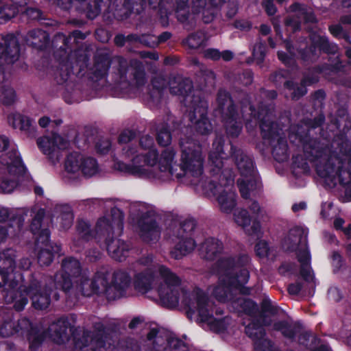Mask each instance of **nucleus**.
Wrapping results in <instances>:
<instances>
[{
    "label": "nucleus",
    "mask_w": 351,
    "mask_h": 351,
    "mask_svg": "<svg viewBox=\"0 0 351 351\" xmlns=\"http://www.w3.org/2000/svg\"><path fill=\"white\" fill-rule=\"evenodd\" d=\"M116 155H111L114 161L111 172L119 171L125 176L138 178L167 179L175 177L178 180L185 176L199 178L204 172L206 155H181L180 162L174 161L176 155H132L130 162L115 160Z\"/></svg>",
    "instance_id": "obj_1"
},
{
    "label": "nucleus",
    "mask_w": 351,
    "mask_h": 351,
    "mask_svg": "<svg viewBox=\"0 0 351 351\" xmlns=\"http://www.w3.org/2000/svg\"><path fill=\"white\" fill-rule=\"evenodd\" d=\"M292 173L308 175L313 168L325 184L334 188L339 183L344 188L346 202H351V155H292Z\"/></svg>",
    "instance_id": "obj_2"
},
{
    "label": "nucleus",
    "mask_w": 351,
    "mask_h": 351,
    "mask_svg": "<svg viewBox=\"0 0 351 351\" xmlns=\"http://www.w3.org/2000/svg\"><path fill=\"white\" fill-rule=\"evenodd\" d=\"M169 86L172 94L184 97V102L190 108L189 118L195 131L202 135L210 133L213 126L207 118V104L193 93L192 82L178 76L170 79Z\"/></svg>",
    "instance_id": "obj_3"
},
{
    "label": "nucleus",
    "mask_w": 351,
    "mask_h": 351,
    "mask_svg": "<svg viewBox=\"0 0 351 351\" xmlns=\"http://www.w3.org/2000/svg\"><path fill=\"white\" fill-rule=\"evenodd\" d=\"M30 176L19 155L0 156V191L10 193L19 185L21 178Z\"/></svg>",
    "instance_id": "obj_4"
},
{
    "label": "nucleus",
    "mask_w": 351,
    "mask_h": 351,
    "mask_svg": "<svg viewBox=\"0 0 351 351\" xmlns=\"http://www.w3.org/2000/svg\"><path fill=\"white\" fill-rule=\"evenodd\" d=\"M64 166L65 177L70 180L78 179L81 176L89 178L101 172L96 159L89 155H66Z\"/></svg>",
    "instance_id": "obj_5"
},
{
    "label": "nucleus",
    "mask_w": 351,
    "mask_h": 351,
    "mask_svg": "<svg viewBox=\"0 0 351 351\" xmlns=\"http://www.w3.org/2000/svg\"><path fill=\"white\" fill-rule=\"evenodd\" d=\"M250 110L255 119L257 117V119L261 120L260 127L263 137L265 140L269 141V143L273 147V151L282 152V153L285 152L287 142L280 136V130L277 129L276 124L271 121L273 117L271 111L267 108L261 107V109L256 114L251 106H250Z\"/></svg>",
    "instance_id": "obj_6"
},
{
    "label": "nucleus",
    "mask_w": 351,
    "mask_h": 351,
    "mask_svg": "<svg viewBox=\"0 0 351 351\" xmlns=\"http://www.w3.org/2000/svg\"><path fill=\"white\" fill-rule=\"evenodd\" d=\"M23 335L27 332L29 341V348L36 350L44 339L43 332L32 326L30 322L26 318L18 321L17 326L12 321L5 322L0 328V334L3 337H10L14 333Z\"/></svg>",
    "instance_id": "obj_7"
},
{
    "label": "nucleus",
    "mask_w": 351,
    "mask_h": 351,
    "mask_svg": "<svg viewBox=\"0 0 351 351\" xmlns=\"http://www.w3.org/2000/svg\"><path fill=\"white\" fill-rule=\"evenodd\" d=\"M208 164L210 166V172L212 176L222 173L223 160H232L234 162L240 174L243 177L251 176L254 172V162L250 155H208Z\"/></svg>",
    "instance_id": "obj_8"
},
{
    "label": "nucleus",
    "mask_w": 351,
    "mask_h": 351,
    "mask_svg": "<svg viewBox=\"0 0 351 351\" xmlns=\"http://www.w3.org/2000/svg\"><path fill=\"white\" fill-rule=\"evenodd\" d=\"M250 258L247 254H239L237 256H229L221 257L215 262L214 269L219 279H226L227 284L233 277L239 276L240 270L247 269Z\"/></svg>",
    "instance_id": "obj_9"
},
{
    "label": "nucleus",
    "mask_w": 351,
    "mask_h": 351,
    "mask_svg": "<svg viewBox=\"0 0 351 351\" xmlns=\"http://www.w3.org/2000/svg\"><path fill=\"white\" fill-rule=\"evenodd\" d=\"M19 290L21 293L20 298H16L14 303V308L16 311L23 310L27 304V295L31 298L32 305L35 308L43 310L49 306L50 304L49 295L46 291L45 292L42 291L41 286L38 281H33L28 287L21 286Z\"/></svg>",
    "instance_id": "obj_10"
},
{
    "label": "nucleus",
    "mask_w": 351,
    "mask_h": 351,
    "mask_svg": "<svg viewBox=\"0 0 351 351\" xmlns=\"http://www.w3.org/2000/svg\"><path fill=\"white\" fill-rule=\"evenodd\" d=\"M217 101L219 110L223 114V121L228 134L232 136H237L241 130V124L237 120L234 106L228 93L225 90H220Z\"/></svg>",
    "instance_id": "obj_11"
},
{
    "label": "nucleus",
    "mask_w": 351,
    "mask_h": 351,
    "mask_svg": "<svg viewBox=\"0 0 351 351\" xmlns=\"http://www.w3.org/2000/svg\"><path fill=\"white\" fill-rule=\"evenodd\" d=\"M73 286L84 296H90L97 292L107 291L109 288L108 274L99 271L93 280L89 279L86 274H83L73 282Z\"/></svg>",
    "instance_id": "obj_12"
},
{
    "label": "nucleus",
    "mask_w": 351,
    "mask_h": 351,
    "mask_svg": "<svg viewBox=\"0 0 351 351\" xmlns=\"http://www.w3.org/2000/svg\"><path fill=\"white\" fill-rule=\"evenodd\" d=\"M82 274L77 260L73 258H66L62 262V271L56 275V285L58 288L65 291H69L73 287V282Z\"/></svg>",
    "instance_id": "obj_13"
},
{
    "label": "nucleus",
    "mask_w": 351,
    "mask_h": 351,
    "mask_svg": "<svg viewBox=\"0 0 351 351\" xmlns=\"http://www.w3.org/2000/svg\"><path fill=\"white\" fill-rule=\"evenodd\" d=\"M136 225L139 230V236L144 242L149 243L160 237V228L153 211L142 213L137 219Z\"/></svg>",
    "instance_id": "obj_14"
},
{
    "label": "nucleus",
    "mask_w": 351,
    "mask_h": 351,
    "mask_svg": "<svg viewBox=\"0 0 351 351\" xmlns=\"http://www.w3.org/2000/svg\"><path fill=\"white\" fill-rule=\"evenodd\" d=\"M14 267V252L11 249L0 252V287H7L11 292L17 287L16 281L13 280Z\"/></svg>",
    "instance_id": "obj_15"
},
{
    "label": "nucleus",
    "mask_w": 351,
    "mask_h": 351,
    "mask_svg": "<svg viewBox=\"0 0 351 351\" xmlns=\"http://www.w3.org/2000/svg\"><path fill=\"white\" fill-rule=\"evenodd\" d=\"M73 342L75 349L77 351H99L105 345L103 334L93 335L88 331L75 335Z\"/></svg>",
    "instance_id": "obj_16"
},
{
    "label": "nucleus",
    "mask_w": 351,
    "mask_h": 351,
    "mask_svg": "<svg viewBox=\"0 0 351 351\" xmlns=\"http://www.w3.org/2000/svg\"><path fill=\"white\" fill-rule=\"evenodd\" d=\"M19 47L16 38L7 36L3 43H0V75L3 73V66L12 64L18 60Z\"/></svg>",
    "instance_id": "obj_17"
},
{
    "label": "nucleus",
    "mask_w": 351,
    "mask_h": 351,
    "mask_svg": "<svg viewBox=\"0 0 351 351\" xmlns=\"http://www.w3.org/2000/svg\"><path fill=\"white\" fill-rule=\"evenodd\" d=\"M131 281V276L126 271H115L111 277V301L124 297Z\"/></svg>",
    "instance_id": "obj_18"
},
{
    "label": "nucleus",
    "mask_w": 351,
    "mask_h": 351,
    "mask_svg": "<svg viewBox=\"0 0 351 351\" xmlns=\"http://www.w3.org/2000/svg\"><path fill=\"white\" fill-rule=\"evenodd\" d=\"M198 250L202 258L213 261L222 254L223 244L218 239L208 237L199 245Z\"/></svg>",
    "instance_id": "obj_19"
},
{
    "label": "nucleus",
    "mask_w": 351,
    "mask_h": 351,
    "mask_svg": "<svg viewBox=\"0 0 351 351\" xmlns=\"http://www.w3.org/2000/svg\"><path fill=\"white\" fill-rule=\"evenodd\" d=\"M234 215L235 222L242 226L248 235H258L260 233L261 228L260 221L256 218L252 219L247 210L241 209Z\"/></svg>",
    "instance_id": "obj_20"
},
{
    "label": "nucleus",
    "mask_w": 351,
    "mask_h": 351,
    "mask_svg": "<svg viewBox=\"0 0 351 351\" xmlns=\"http://www.w3.org/2000/svg\"><path fill=\"white\" fill-rule=\"evenodd\" d=\"M69 328L70 324L67 319L61 317L50 325L48 335L53 341L61 344L68 340V329Z\"/></svg>",
    "instance_id": "obj_21"
},
{
    "label": "nucleus",
    "mask_w": 351,
    "mask_h": 351,
    "mask_svg": "<svg viewBox=\"0 0 351 351\" xmlns=\"http://www.w3.org/2000/svg\"><path fill=\"white\" fill-rule=\"evenodd\" d=\"M273 327L275 330L280 332L284 337L291 341H294L303 329L302 324L299 321L289 323L287 320H280L276 322Z\"/></svg>",
    "instance_id": "obj_22"
},
{
    "label": "nucleus",
    "mask_w": 351,
    "mask_h": 351,
    "mask_svg": "<svg viewBox=\"0 0 351 351\" xmlns=\"http://www.w3.org/2000/svg\"><path fill=\"white\" fill-rule=\"evenodd\" d=\"M155 279V271L152 268L137 273L134 277V289L140 292L147 293L152 289Z\"/></svg>",
    "instance_id": "obj_23"
},
{
    "label": "nucleus",
    "mask_w": 351,
    "mask_h": 351,
    "mask_svg": "<svg viewBox=\"0 0 351 351\" xmlns=\"http://www.w3.org/2000/svg\"><path fill=\"white\" fill-rule=\"evenodd\" d=\"M181 290L169 287H159L158 293L162 305L168 308L178 306Z\"/></svg>",
    "instance_id": "obj_24"
},
{
    "label": "nucleus",
    "mask_w": 351,
    "mask_h": 351,
    "mask_svg": "<svg viewBox=\"0 0 351 351\" xmlns=\"http://www.w3.org/2000/svg\"><path fill=\"white\" fill-rule=\"evenodd\" d=\"M177 237L179 241L175 245L171 253L173 258L179 260L193 251L196 246V243L193 237L190 235Z\"/></svg>",
    "instance_id": "obj_25"
},
{
    "label": "nucleus",
    "mask_w": 351,
    "mask_h": 351,
    "mask_svg": "<svg viewBox=\"0 0 351 351\" xmlns=\"http://www.w3.org/2000/svg\"><path fill=\"white\" fill-rule=\"evenodd\" d=\"M52 135L54 144V150L56 148L60 151H64L70 147V139L72 138H74V142L77 144L78 147H82L79 144V141L77 139V132L74 128L68 129L66 132H64L63 135H60L56 132H53Z\"/></svg>",
    "instance_id": "obj_26"
},
{
    "label": "nucleus",
    "mask_w": 351,
    "mask_h": 351,
    "mask_svg": "<svg viewBox=\"0 0 351 351\" xmlns=\"http://www.w3.org/2000/svg\"><path fill=\"white\" fill-rule=\"evenodd\" d=\"M270 324V321L264 322L257 317H253L251 322L245 327V332L254 342L258 338L266 336L264 326H269Z\"/></svg>",
    "instance_id": "obj_27"
},
{
    "label": "nucleus",
    "mask_w": 351,
    "mask_h": 351,
    "mask_svg": "<svg viewBox=\"0 0 351 351\" xmlns=\"http://www.w3.org/2000/svg\"><path fill=\"white\" fill-rule=\"evenodd\" d=\"M245 179L238 180L237 184L239 186V192L241 196L245 199H248L250 196V191L259 190L261 188V183L260 178L254 174V172L245 177Z\"/></svg>",
    "instance_id": "obj_28"
},
{
    "label": "nucleus",
    "mask_w": 351,
    "mask_h": 351,
    "mask_svg": "<svg viewBox=\"0 0 351 351\" xmlns=\"http://www.w3.org/2000/svg\"><path fill=\"white\" fill-rule=\"evenodd\" d=\"M45 215V211L43 209L38 210L36 215L34 216L30 226V229L34 235H37L36 243L38 245L40 243H45L49 241V231L47 228H41V220Z\"/></svg>",
    "instance_id": "obj_29"
},
{
    "label": "nucleus",
    "mask_w": 351,
    "mask_h": 351,
    "mask_svg": "<svg viewBox=\"0 0 351 351\" xmlns=\"http://www.w3.org/2000/svg\"><path fill=\"white\" fill-rule=\"evenodd\" d=\"M250 279V271L247 269H242L237 277L232 278L228 285L233 287V289L239 291V293L243 295H251L252 288L246 287L245 285Z\"/></svg>",
    "instance_id": "obj_30"
},
{
    "label": "nucleus",
    "mask_w": 351,
    "mask_h": 351,
    "mask_svg": "<svg viewBox=\"0 0 351 351\" xmlns=\"http://www.w3.org/2000/svg\"><path fill=\"white\" fill-rule=\"evenodd\" d=\"M124 213L117 207H111V248L114 245V235L122 234L124 228Z\"/></svg>",
    "instance_id": "obj_31"
},
{
    "label": "nucleus",
    "mask_w": 351,
    "mask_h": 351,
    "mask_svg": "<svg viewBox=\"0 0 351 351\" xmlns=\"http://www.w3.org/2000/svg\"><path fill=\"white\" fill-rule=\"evenodd\" d=\"M152 88L150 90L147 102L150 106L157 105L162 98V91L165 86V80L162 77H155L152 82Z\"/></svg>",
    "instance_id": "obj_32"
},
{
    "label": "nucleus",
    "mask_w": 351,
    "mask_h": 351,
    "mask_svg": "<svg viewBox=\"0 0 351 351\" xmlns=\"http://www.w3.org/2000/svg\"><path fill=\"white\" fill-rule=\"evenodd\" d=\"M76 5V10L83 12L90 19H95L101 12L103 0H86Z\"/></svg>",
    "instance_id": "obj_33"
},
{
    "label": "nucleus",
    "mask_w": 351,
    "mask_h": 351,
    "mask_svg": "<svg viewBox=\"0 0 351 351\" xmlns=\"http://www.w3.org/2000/svg\"><path fill=\"white\" fill-rule=\"evenodd\" d=\"M36 246L38 249H40L38 260V263L40 265H49L52 260H53V254L51 252L49 248H52L54 253H58L60 250V247L56 245L54 247H51L49 243V241H47L45 243H40L38 245L36 243Z\"/></svg>",
    "instance_id": "obj_34"
},
{
    "label": "nucleus",
    "mask_w": 351,
    "mask_h": 351,
    "mask_svg": "<svg viewBox=\"0 0 351 351\" xmlns=\"http://www.w3.org/2000/svg\"><path fill=\"white\" fill-rule=\"evenodd\" d=\"M158 271L165 283L160 287H169L170 288L173 287L175 289L182 290L180 288V278L176 274L173 273L169 268L165 265H160L158 268Z\"/></svg>",
    "instance_id": "obj_35"
},
{
    "label": "nucleus",
    "mask_w": 351,
    "mask_h": 351,
    "mask_svg": "<svg viewBox=\"0 0 351 351\" xmlns=\"http://www.w3.org/2000/svg\"><path fill=\"white\" fill-rule=\"evenodd\" d=\"M217 202L222 212L230 213L237 205L236 195L223 190L218 195Z\"/></svg>",
    "instance_id": "obj_36"
},
{
    "label": "nucleus",
    "mask_w": 351,
    "mask_h": 351,
    "mask_svg": "<svg viewBox=\"0 0 351 351\" xmlns=\"http://www.w3.org/2000/svg\"><path fill=\"white\" fill-rule=\"evenodd\" d=\"M49 36L48 34L40 29L29 31L27 36V41L36 48H42L48 43Z\"/></svg>",
    "instance_id": "obj_37"
},
{
    "label": "nucleus",
    "mask_w": 351,
    "mask_h": 351,
    "mask_svg": "<svg viewBox=\"0 0 351 351\" xmlns=\"http://www.w3.org/2000/svg\"><path fill=\"white\" fill-rule=\"evenodd\" d=\"M227 282L226 279H219V285L213 289V295L219 302H226L232 298L231 291L233 287L229 286Z\"/></svg>",
    "instance_id": "obj_38"
},
{
    "label": "nucleus",
    "mask_w": 351,
    "mask_h": 351,
    "mask_svg": "<svg viewBox=\"0 0 351 351\" xmlns=\"http://www.w3.org/2000/svg\"><path fill=\"white\" fill-rule=\"evenodd\" d=\"M8 121L14 129L25 132L31 130L32 121L28 117L19 113L12 114L8 117Z\"/></svg>",
    "instance_id": "obj_39"
},
{
    "label": "nucleus",
    "mask_w": 351,
    "mask_h": 351,
    "mask_svg": "<svg viewBox=\"0 0 351 351\" xmlns=\"http://www.w3.org/2000/svg\"><path fill=\"white\" fill-rule=\"evenodd\" d=\"M234 303L244 314L252 318L257 317L258 307L256 302L250 298H238Z\"/></svg>",
    "instance_id": "obj_40"
},
{
    "label": "nucleus",
    "mask_w": 351,
    "mask_h": 351,
    "mask_svg": "<svg viewBox=\"0 0 351 351\" xmlns=\"http://www.w3.org/2000/svg\"><path fill=\"white\" fill-rule=\"evenodd\" d=\"M278 306H274L269 299H263L261 303V311H258L257 315L258 318L261 319L264 322H269L271 320L268 319L267 313H269L271 315H276L278 313Z\"/></svg>",
    "instance_id": "obj_41"
},
{
    "label": "nucleus",
    "mask_w": 351,
    "mask_h": 351,
    "mask_svg": "<svg viewBox=\"0 0 351 351\" xmlns=\"http://www.w3.org/2000/svg\"><path fill=\"white\" fill-rule=\"evenodd\" d=\"M17 99L15 90L9 85L0 86V103L5 106L14 104Z\"/></svg>",
    "instance_id": "obj_42"
},
{
    "label": "nucleus",
    "mask_w": 351,
    "mask_h": 351,
    "mask_svg": "<svg viewBox=\"0 0 351 351\" xmlns=\"http://www.w3.org/2000/svg\"><path fill=\"white\" fill-rule=\"evenodd\" d=\"M317 81L316 79H308L304 78L301 85L296 88H295L293 84L291 82H287L285 86L287 89L289 90H292L291 93L293 99H298L301 96L304 95L306 93V86L313 84Z\"/></svg>",
    "instance_id": "obj_43"
},
{
    "label": "nucleus",
    "mask_w": 351,
    "mask_h": 351,
    "mask_svg": "<svg viewBox=\"0 0 351 351\" xmlns=\"http://www.w3.org/2000/svg\"><path fill=\"white\" fill-rule=\"evenodd\" d=\"M156 139L158 143L162 147H166L171 143V134L167 124H161L157 127Z\"/></svg>",
    "instance_id": "obj_44"
},
{
    "label": "nucleus",
    "mask_w": 351,
    "mask_h": 351,
    "mask_svg": "<svg viewBox=\"0 0 351 351\" xmlns=\"http://www.w3.org/2000/svg\"><path fill=\"white\" fill-rule=\"evenodd\" d=\"M288 235L299 245L304 246L308 244L307 234L301 227L295 226L291 228Z\"/></svg>",
    "instance_id": "obj_45"
},
{
    "label": "nucleus",
    "mask_w": 351,
    "mask_h": 351,
    "mask_svg": "<svg viewBox=\"0 0 351 351\" xmlns=\"http://www.w3.org/2000/svg\"><path fill=\"white\" fill-rule=\"evenodd\" d=\"M182 154H199L201 152L200 145L195 140L186 137L180 143Z\"/></svg>",
    "instance_id": "obj_46"
},
{
    "label": "nucleus",
    "mask_w": 351,
    "mask_h": 351,
    "mask_svg": "<svg viewBox=\"0 0 351 351\" xmlns=\"http://www.w3.org/2000/svg\"><path fill=\"white\" fill-rule=\"evenodd\" d=\"M196 225L197 223L194 219H186L180 223V227L176 233V237H183L186 235H190L192 237Z\"/></svg>",
    "instance_id": "obj_47"
},
{
    "label": "nucleus",
    "mask_w": 351,
    "mask_h": 351,
    "mask_svg": "<svg viewBox=\"0 0 351 351\" xmlns=\"http://www.w3.org/2000/svg\"><path fill=\"white\" fill-rule=\"evenodd\" d=\"M117 351H141V347L134 339L127 337L119 340Z\"/></svg>",
    "instance_id": "obj_48"
},
{
    "label": "nucleus",
    "mask_w": 351,
    "mask_h": 351,
    "mask_svg": "<svg viewBox=\"0 0 351 351\" xmlns=\"http://www.w3.org/2000/svg\"><path fill=\"white\" fill-rule=\"evenodd\" d=\"M171 334L167 331H162L154 341L152 347L150 349L155 351H165L167 349L169 340H170Z\"/></svg>",
    "instance_id": "obj_49"
},
{
    "label": "nucleus",
    "mask_w": 351,
    "mask_h": 351,
    "mask_svg": "<svg viewBox=\"0 0 351 351\" xmlns=\"http://www.w3.org/2000/svg\"><path fill=\"white\" fill-rule=\"evenodd\" d=\"M110 230V216L106 214L100 217L95 226V232L98 236H104L108 237Z\"/></svg>",
    "instance_id": "obj_50"
},
{
    "label": "nucleus",
    "mask_w": 351,
    "mask_h": 351,
    "mask_svg": "<svg viewBox=\"0 0 351 351\" xmlns=\"http://www.w3.org/2000/svg\"><path fill=\"white\" fill-rule=\"evenodd\" d=\"M19 12L16 8L10 7L0 1V23L5 22L14 17Z\"/></svg>",
    "instance_id": "obj_51"
},
{
    "label": "nucleus",
    "mask_w": 351,
    "mask_h": 351,
    "mask_svg": "<svg viewBox=\"0 0 351 351\" xmlns=\"http://www.w3.org/2000/svg\"><path fill=\"white\" fill-rule=\"evenodd\" d=\"M254 351H274V343L271 340L264 337H259L254 341Z\"/></svg>",
    "instance_id": "obj_52"
},
{
    "label": "nucleus",
    "mask_w": 351,
    "mask_h": 351,
    "mask_svg": "<svg viewBox=\"0 0 351 351\" xmlns=\"http://www.w3.org/2000/svg\"><path fill=\"white\" fill-rule=\"evenodd\" d=\"M206 40V36L203 32H197L190 35L186 40L185 43L189 47L196 49L201 46Z\"/></svg>",
    "instance_id": "obj_53"
},
{
    "label": "nucleus",
    "mask_w": 351,
    "mask_h": 351,
    "mask_svg": "<svg viewBox=\"0 0 351 351\" xmlns=\"http://www.w3.org/2000/svg\"><path fill=\"white\" fill-rule=\"evenodd\" d=\"M167 349L170 351H189L187 343L172 335H171L170 340H169Z\"/></svg>",
    "instance_id": "obj_54"
},
{
    "label": "nucleus",
    "mask_w": 351,
    "mask_h": 351,
    "mask_svg": "<svg viewBox=\"0 0 351 351\" xmlns=\"http://www.w3.org/2000/svg\"><path fill=\"white\" fill-rule=\"evenodd\" d=\"M264 156H270V155H263ZM290 155H271L274 160V166L278 173L283 171L284 167L288 165Z\"/></svg>",
    "instance_id": "obj_55"
},
{
    "label": "nucleus",
    "mask_w": 351,
    "mask_h": 351,
    "mask_svg": "<svg viewBox=\"0 0 351 351\" xmlns=\"http://www.w3.org/2000/svg\"><path fill=\"white\" fill-rule=\"evenodd\" d=\"M297 259L301 265H311V255L307 245H304L295 252Z\"/></svg>",
    "instance_id": "obj_56"
},
{
    "label": "nucleus",
    "mask_w": 351,
    "mask_h": 351,
    "mask_svg": "<svg viewBox=\"0 0 351 351\" xmlns=\"http://www.w3.org/2000/svg\"><path fill=\"white\" fill-rule=\"evenodd\" d=\"M37 145L42 152H53L54 144L53 140V135L51 138L49 136H43L37 139Z\"/></svg>",
    "instance_id": "obj_57"
},
{
    "label": "nucleus",
    "mask_w": 351,
    "mask_h": 351,
    "mask_svg": "<svg viewBox=\"0 0 351 351\" xmlns=\"http://www.w3.org/2000/svg\"><path fill=\"white\" fill-rule=\"evenodd\" d=\"M254 250L256 255L259 258L268 257L269 253V244L266 241H259L256 243Z\"/></svg>",
    "instance_id": "obj_58"
},
{
    "label": "nucleus",
    "mask_w": 351,
    "mask_h": 351,
    "mask_svg": "<svg viewBox=\"0 0 351 351\" xmlns=\"http://www.w3.org/2000/svg\"><path fill=\"white\" fill-rule=\"evenodd\" d=\"M63 228L67 229L73 223V215L71 211L70 208H65L64 212L58 218Z\"/></svg>",
    "instance_id": "obj_59"
},
{
    "label": "nucleus",
    "mask_w": 351,
    "mask_h": 351,
    "mask_svg": "<svg viewBox=\"0 0 351 351\" xmlns=\"http://www.w3.org/2000/svg\"><path fill=\"white\" fill-rule=\"evenodd\" d=\"M136 64V69L134 73V80L135 85L138 88L145 84L146 82L145 74L144 70L142 69L141 64L138 62H135Z\"/></svg>",
    "instance_id": "obj_60"
},
{
    "label": "nucleus",
    "mask_w": 351,
    "mask_h": 351,
    "mask_svg": "<svg viewBox=\"0 0 351 351\" xmlns=\"http://www.w3.org/2000/svg\"><path fill=\"white\" fill-rule=\"evenodd\" d=\"M8 151L10 154H15L18 150L16 146L11 143L5 136H0V152Z\"/></svg>",
    "instance_id": "obj_61"
},
{
    "label": "nucleus",
    "mask_w": 351,
    "mask_h": 351,
    "mask_svg": "<svg viewBox=\"0 0 351 351\" xmlns=\"http://www.w3.org/2000/svg\"><path fill=\"white\" fill-rule=\"evenodd\" d=\"M281 245L283 250L286 252H296L300 246L288 234L282 239Z\"/></svg>",
    "instance_id": "obj_62"
},
{
    "label": "nucleus",
    "mask_w": 351,
    "mask_h": 351,
    "mask_svg": "<svg viewBox=\"0 0 351 351\" xmlns=\"http://www.w3.org/2000/svg\"><path fill=\"white\" fill-rule=\"evenodd\" d=\"M304 132V129H303L302 127L293 126L291 128L289 138L292 143H296L297 141L298 142H302L303 141Z\"/></svg>",
    "instance_id": "obj_63"
},
{
    "label": "nucleus",
    "mask_w": 351,
    "mask_h": 351,
    "mask_svg": "<svg viewBox=\"0 0 351 351\" xmlns=\"http://www.w3.org/2000/svg\"><path fill=\"white\" fill-rule=\"evenodd\" d=\"M265 45L261 43L256 44L253 50V56L258 63L262 62L265 57Z\"/></svg>",
    "instance_id": "obj_64"
}]
</instances>
